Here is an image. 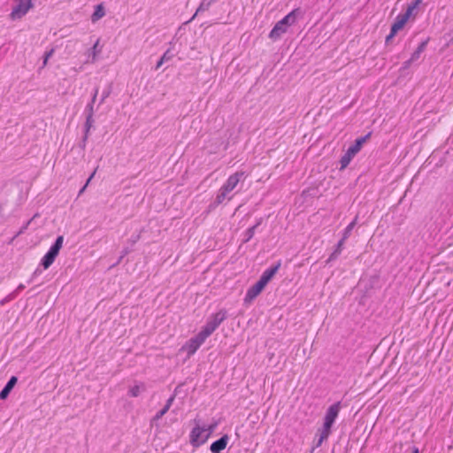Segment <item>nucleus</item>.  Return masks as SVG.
I'll use <instances>...</instances> for the list:
<instances>
[{"label": "nucleus", "instance_id": "cd10ccee", "mask_svg": "<svg viewBox=\"0 0 453 453\" xmlns=\"http://www.w3.org/2000/svg\"><path fill=\"white\" fill-rule=\"evenodd\" d=\"M90 129H91V128H88V129H87V127H84V135H83L82 140H81V143H80V147H81V149H83V150H84V149H85V147H86V142H87V140H88V138Z\"/></svg>", "mask_w": 453, "mask_h": 453}, {"label": "nucleus", "instance_id": "a878e982", "mask_svg": "<svg viewBox=\"0 0 453 453\" xmlns=\"http://www.w3.org/2000/svg\"><path fill=\"white\" fill-rule=\"evenodd\" d=\"M175 56V52L173 50L172 48H169L167 50H165V52L163 54V56L161 57L163 58V60H165V62H168L169 60H171L173 57Z\"/></svg>", "mask_w": 453, "mask_h": 453}, {"label": "nucleus", "instance_id": "5701e85b", "mask_svg": "<svg viewBox=\"0 0 453 453\" xmlns=\"http://www.w3.org/2000/svg\"><path fill=\"white\" fill-rule=\"evenodd\" d=\"M104 15H105V12H104L103 5L98 4V5H96V10L91 16V20L93 22H96L99 19L103 18Z\"/></svg>", "mask_w": 453, "mask_h": 453}, {"label": "nucleus", "instance_id": "393cba45", "mask_svg": "<svg viewBox=\"0 0 453 453\" xmlns=\"http://www.w3.org/2000/svg\"><path fill=\"white\" fill-rule=\"evenodd\" d=\"M111 89H112V85L109 84L107 88H105L102 93V96L99 101V105L103 104L104 103L105 99L111 95Z\"/></svg>", "mask_w": 453, "mask_h": 453}, {"label": "nucleus", "instance_id": "4be33fe9", "mask_svg": "<svg viewBox=\"0 0 453 453\" xmlns=\"http://www.w3.org/2000/svg\"><path fill=\"white\" fill-rule=\"evenodd\" d=\"M262 222V219H260L257 224H255L253 226L248 228L245 232V238L243 240L244 242H248L249 241H250L252 239V237L254 236L255 234V232H256V229L257 227L261 224Z\"/></svg>", "mask_w": 453, "mask_h": 453}, {"label": "nucleus", "instance_id": "bb28decb", "mask_svg": "<svg viewBox=\"0 0 453 453\" xmlns=\"http://www.w3.org/2000/svg\"><path fill=\"white\" fill-rule=\"evenodd\" d=\"M25 288V285L24 284H19L17 288L12 293L10 294L5 301H8V300H12L13 299L21 290H23Z\"/></svg>", "mask_w": 453, "mask_h": 453}, {"label": "nucleus", "instance_id": "c03bdc74", "mask_svg": "<svg viewBox=\"0 0 453 453\" xmlns=\"http://www.w3.org/2000/svg\"><path fill=\"white\" fill-rule=\"evenodd\" d=\"M412 453H418V448H414Z\"/></svg>", "mask_w": 453, "mask_h": 453}, {"label": "nucleus", "instance_id": "c756f323", "mask_svg": "<svg viewBox=\"0 0 453 453\" xmlns=\"http://www.w3.org/2000/svg\"><path fill=\"white\" fill-rule=\"evenodd\" d=\"M168 411L167 407H165L161 409L154 417L155 420L160 419L166 412Z\"/></svg>", "mask_w": 453, "mask_h": 453}, {"label": "nucleus", "instance_id": "1a4fd4ad", "mask_svg": "<svg viewBox=\"0 0 453 453\" xmlns=\"http://www.w3.org/2000/svg\"><path fill=\"white\" fill-rule=\"evenodd\" d=\"M244 173L243 172H236L234 174L230 175L228 179L226 180V183L221 187L224 188L225 191L231 192L233 191L240 180L243 178Z\"/></svg>", "mask_w": 453, "mask_h": 453}, {"label": "nucleus", "instance_id": "2f4dec72", "mask_svg": "<svg viewBox=\"0 0 453 453\" xmlns=\"http://www.w3.org/2000/svg\"><path fill=\"white\" fill-rule=\"evenodd\" d=\"M96 173V170L91 173V175L89 176V178L88 179L86 184L82 187V188L80 190L79 194L81 195L82 192H84V190L86 189L88 184L89 183V181L91 180V179L94 177Z\"/></svg>", "mask_w": 453, "mask_h": 453}, {"label": "nucleus", "instance_id": "2eb2a0df", "mask_svg": "<svg viewBox=\"0 0 453 453\" xmlns=\"http://www.w3.org/2000/svg\"><path fill=\"white\" fill-rule=\"evenodd\" d=\"M18 381V379L16 376H12L10 380L7 381L4 388L0 392V400H4L8 397L9 394L12 390V388L15 387L16 383Z\"/></svg>", "mask_w": 453, "mask_h": 453}, {"label": "nucleus", "instance_id": "7c9ffc66", "mask_svg": "<svg viewBox=\"0 0 453 453\" xmlns=\"http://www.w3.org/2000/svg\"><path fill=\"white\" fill-rule=\"evenodd\" d=\"M98 44H99V40H97L92 47L93 60L95 59L96 54L99 52V50H97Z\"/></svg>", "mask_w": 453, "mask_h": 453}, {"label": "nucleus", "instance_id": "a211bd4d", "mask_svg": "<svg viewBox=\"0 0 453 453\" xmlns=\"http://www.w3.org/2000/svg\"><path fill=\"white\" fill-rule=\"evenodd\" d=\"M427 45V40L423 41L416 49V50L411 56V61L416 62L419 58L422 52L426 50Z\"/></svg>", "mask_w": 453, "mask_h": 453}, {"label": "nucleus", "instance_id": "79ce46f5", "mask_svg": "<svg viewBox=\"0 0 453 453\" xmlns=\"http://www.w3.org/2000/svg\"><path fill=\"white\" fill-rule=\"evenodd\" d=\"M129 252H130V250H129L128 248H126V249H124V250H122L121 255L125 257V256H127Z\"/></svg>", "mask_w": 453, "mask_h": 453}, {"label": "nucleus", "instance_id": "0eeeda50", "mask_svg": "<svg viewBox=\"0 0 453 453\" xmlns=\"http://www.w3.org/2000/svg\"><path fill=\"white\" fill-rule=\"evenodd\" d=\"M207 339V336L203 334L202 331H200L196 336L190 338L186 344L183 346V349L187 351L188 356L190 357L199 349V347Z\"/></svg>", "mask_w": 453, "mask_h": 453}, {"label": "nucleus", "instance_id": "4c0bfd02", "mask_svg": "<svg viewBox=\"0 0 453 453\" xmlns=\"http://www.w3.org/2000/svg\"><path fill=\"white\" fill-rule=\"evenodd\" d=\"M139 239H140V234L132 236V238L130 239L131 244L134 245Z\"/></svg>", "mask_w": 453, "mask_h": 453}, {"label": "nucleus", "instance_id": "f704fd0d", "mask_svg": "<svg viewBox=\"0 0 453 453\" xmlns=\"http://www.w3.org/2000/svg\"><path fill=\"white\" fill-rule=\"evenodd\" d=\"M396 35V33H393V30L390 29L389 35L386 37V43H389V42L394 38V36Z\"/></svg>", "mask_w": 453, "mask_h": 453}, {"label": "nucleus", "instance_id": "7ed1b4c3", "mask_svg": "<svg viewBox=\"0 0 453 453\" xmlns=\"http://www.w3.org/2000/svg\"><path fill=\"white\" fill-rule=\"evenodd\" d=\"M423 0H413L407 7L403 13H400L396 16L395 22L391 26L393 33H397L402 29L407 23L412 12L417 7L422 3Z\"/></svg>", "mask_w": 453, "mask_h": 453}, {"label": "nucleus", "instance_id": "4468645a", "mask_svg": "<svg viewBox=\"0 0 453 453\" xmlns=\"http://www.w3.org/2000/svg\"><path fill=\"white\" fill-rule=\"evenodd\" d=\"M287 30L288 27H286L284 25H280V21L279 20L271 30L269 34V38H271L273 41H276L280 39V36L287 32Z\"/></svg>", "mask_w": 453, "mask_h": 453}, {"label": "nucleus", "instance_id": "ddd939ff", "mask_svg": "<svg viewBox=\"0 0 453 453\" xmlns=\"http://www.w3.org/2000/svg\"><path fill=\"white\" fill-rule=\"evenodd\" d=\"M228 440L229 438L226 434L221 436L219 439L211 444V451L212 453H220L223 449H226Z\"/></svg>", "mask_w": 453, "mask_h": 453}, {"label": "nucleus", "instance_id": "f257e3e1", "mask_svg": "<svg viewBox=\"0 0 453 453\" xmlns=\"http://www.w3.org/2000/svg\"><path fill=\"white\" fill-rule=\"evenodd\" d=\"M342 408L341 402H336L334 404L330 405L326 411V415L324 417V422L322 425V427L319 429V439L317 442V447L320 446L324 441L327 440L329 437L331 432H332V426L334 424L340 410Z\"/></svg>", "mask_w": 453, "mask_h": 453}, {"label": "nucleus", "instance_id": "f03ea898", "mask_svg": "<svg viewBox=\"0 0 453 453\" xmlns=\"http://www.w3.org/2000/svg\"><path fill=\"white\" fill-rule=\"evenodd\" d=\"M371 133H368L365 136L358 137L356 139L354 144L349 147L345 154L341 157L340 164L341 168H346L350 163L354 156L358 153L363 144L370 138Z\"/></svg>", "mask_w": 453, "mask_h": 453}, {"label": "nucleus", "instance_id": "9b49d317", "mask_svg": "<svg viewBox=\"0 0 453 453\" xmlns=\"http://www.w3.org/2000/svg\"><path fill=\"white\" fill-rule=\"evenodd\" d=\"M303 15V12L300 8H296L292 12H290L288 15H286L283 19H281L280 25H284L286 27H288L294 25L297 19Z\"/></svg>", "mask_w": 453, "mask_h": 453}, {"label": "nucleus", "instance_id": "ea45409f", "mask_svg": "<svg viewBox=\"0 0 453 453\" xmlns=\"http://www.w3.org/2000/svg\"><path fill=\"white\" fill-rule=\"evenodd\" d=\"M165 63V60H163L162 58H160V59L157 61V65H156V70L159 69L161 67V65Z\"/></svg>", "mask_w": 453, "mask_h": 453}, {"label": "nucleus", "instance_id": "aec40b11", "mask_svg": "<svg viewBox=\"0 0 453 453\" xmlns=\"http://www.w3.org/2000/svg\"><path fill=\"white\" fill-rule=\"evenodd\" d=\"M229 192L225 191L223 188H220L219 193L215 198L214 204L219 205L224 202L225 199L231 200L232 196H227Z\"/></svg>", "mask_w": 453, "mask_h": 453}, {"label": "nucleus", "instance_id": "6e6552de", "mask_svg": "<svg viewBox=\"0 0 453 453\" xmlns=\"http://www.w3.org/2000/svg\"><path fill=\"white\" fill-rule=\"evenodd\" d=\"M17 4L13 7L10 16L12 19H21L33 7L32 0H16Z\"/></svg>", "mask_w": 453, "mask_h": 453}, {"label": "nucleus", "instance_id": "423d86ee", "mask_svg": "<svg viewBox=\"0 0 453 453\" xmlns=\"http://www.w3.org/2000/svg\"><path fill=\"white\" fill-rule=\"evenodd\" d=\"M207 429L200 426H195L190 433V443L193 447L197 448L203 444L209 438L210 433H206Z\"/></svg>", "mask_w": 453, "mask_h": 453}, {"label": "nucleus", "instance_id": "412c9836", "mask_svg": "<svg viewBox=\"0 0 453 453\" xmlns=\"http://www.w3.org/2000/svg\"><path fill=\"white\" fill-rule=\"evenodd\" d=\"M357 216H356L355 219L344 229V231L342 233V240L346 241L350 236L351 232H352L353 228L355 227V226L357 225Z\"/></svg>", "mask_w": 453, "mask_h": 453}, {"label": "nucleus", "instance_id": "9d476101", "mask_svg": "<svg viewBox=\"0 0 453 453\" xmlns=\"http://www.w3.org/2000/svg\"><path fill=\"white\" fill-rule=\"evenodd\" d=\"M265 285L262 283V281L257 280L256 284L250 287L245 295L244 302L249 303L252 302L265 288Z\"/></svg>", "mask_w": 453, "mask_h": 453}, {"label": "nucleus", "instance_id": "37998d69", "mask_svg": "<svg viewBox=\"0 0 453 453\" xmlns=\"http://www.w3.org/2000/svg\"><path fill=\"white\" fill-rule=\"evenodd\" d=\"M124 258V256H120L116 263V265L119 264L121 262V260Z\"/></svg>", "mask_w": 453, "mask_h": 453}, {"label": "nucleus", "instance_id": "72a5a7b5", "mask_svg": "<svg viewBox=\"0 0 453 453\" xmlns=\"http://www.w3.org/2000/svg\"><path fill=\"white\" fill-rule=\"evenodd\" d=\"M98 95V88H96L95 90H94V93H93V96H92V98H91V101L89 104H92L94 105L96 100V96Z\"/></svg>", "mask_w": 453, "mask_h": 453}, {"label": "nucleus", "instance_id": "dca6fc26", "mask_svg": "<svg viewBox=\"0 0 453 453\" xmlns=\"http://www.w3.org/2000/svg\"><path fill=\"white\" fill-rule=\"evenodd\" d=\"M84 112L86 114V121H85L84 127H87V129L91 128L94 124V119H93V115L95 112L94 105L92 104H88L85 108Z\"/></svg>", "mask_w": 453, "mask_h": 453}, {"label": "nucleus", "instance_id": "c85d7f7f", "mask_svg": "<svg viewBox=\"0 0 453 453\" xmlns=\"http://www.w3.org/2000/svg\"><path fill=\"white\" fill-rule=\"evenodd\" d=\"M54 53V49H51L48 51H46L44 53V56H43V62H42V67H45L47 63H48V60L49 58L53 55Z\"/></svg>", "mask_w": 453, "mask_h": 453}, {"label": "nucleus", "instance_id": "f8f14e48", "mask_svg": "<svg viewBox=\"0 0 453 453\" xmlns=\"http://www.w3.org/2000/svg\"><path fill=\"white\" fill-rule=\"evenodd\" d=\"M281 265V262L278 261L274 265L271 266L270 268L266 269L262 275L260 276V279L258 280L262 281L263 284L265 286L267 283L273 279V277L276 274L278 270L280 269Z\"/></svg>", "mask_w": 453, "mask_h": 453}, {"label": "nucleus", "instance_id": "58836bf2", "mask_svg": "<svg viewBox=\"0 0 453 453\" xmlns=\"http://www.w3.org/2000/svg\"><path fill=\"white\" fill-rule=\"evenodd\" d=\"M216 426H217V424L211 425L208 428H206L207 429L206 433H210V434H211L214 431Z\"/></svg>", "mask_w": 453, "mask_h": 453}, {"label": "nucleus", "instance_id": "20e7f679", "mask_svg": "<svg viewBox=\"0 0 453 453\" xmlns=\"http://www.w3.org/2000/svg\"><path fill=\"white\" fill-rule=\"evenodd\" d=\"M227 311L225 309L219 310L212 314L207 320L205 326L202 328V332L205 336L209 337L217 327L226 319Z\"/></svg>", "mask_w": 453, "mask_h": 453}, {"label": "nucleus", "instance_id": "b1692460", "mask_svg": "<svg viewBox=\"0 0 453 453\" xmlns=\"http://www.w3.org/2000/svg\"><path fill=\"white\" fill-rule=\"evenodd\" d=\"M145 390V387L143 384L134 385L129 389V395L133 397H137L142 391Z\"/></svg>", "mask_w": 453, "mask_h": 453}, {"label": "nucleus", "instance_id": "c9c22d12", "mask_svg": "<svg viewBox=\"0 0 453 453\" xmlns=\"http://www.w3.org/2000/svg\"><path fill=\"white\" fill-rule=\"evenodd\" d=\"M414 63L413 61H411V58H409L408 60H406L405 62H403V69H407L411 66V65Z\"/></svg>", "mask_w": 453, "mask_h": 453}, {"label": "nucleus", "instance_id": "f3484780", "mask_svg": "<svg viewBox=\"0 0 453 453\" xmlns=\"http://www.w3.org/2000/svg\"><path fill=\"white\" fill-rule=\"evenodd\" d=\"M344 242H345V241H344V240H342V239H341V240L338 242V243H337V245H336V247H335L334 250V251L331 253V255L329 256V257H328V259H327L326 263H329V262H331V261L335 260V259L340 256V254L342 253V250H343Z\"/></svg>", "mask_w": 453, "mask_h": 453}, {"label": "nucleus", "instance_id": "e433bc0d", "mask_svg": "<svg viewBox=\"0 0 453 453\" xmlns=\"http://www.w3.org/2000/svg\"><path fill=\"white\" fill-rule=\"evenodd\" d=\"M32 219L28 220L19 230V232L18 233V234H20L22 233H24V231L28 227V225L30 224Z\"/></svg>", "mask_w": 453, "mask_h": 453}, {"label": "nucleus", "instance_id": "a19ab883", "mask_svg": "<svg viewBox=\"0 0 453 453\" xmlns=\"http://www.w3.org/2000/svg\"><path fill=\"white\" fill-rule=\"evenodd\" d=\"M42 273V270L40 268H37L34 273H33V276H32V279H34L35 276H37L38 274H40Z\"/></svg>", "mask_w": 453, "mask_h": 453}, {"label": "nucleus", "instance_id": "39448f33", "mask_svg": "<svg viewBox=\"0 0 453 453\" xmlns=\"http://www.w3.org/2000/svg\"><path fill=\"white\" fill-rule=\"evenodd\" d=\"M63 242L64 237L62 235L58 236L55 242L50 246L48 252L43 256L41 260V265L43 266L44 269L49 268L53 264L59 253L60 249L62 248Z\"/></svg>", "mask_w": 453, "mask_h": 453}, {"label": "nucleus", "instance_id": "473e14b6", "mask_svg": "<svg viewBox=\"0 0 453 453\" xmlns=\"http://www.w3.org/2000/svg\"><path fill=\"white\" fill-rule=\"evenodd\" d=\"M174 398H175V395H173L167 401H166V403L165 405V407H167V409L169 410L170 407L172 406L173 401H174Z\"/></svg>", "mask_w": 453, "mask_h": 453}, {"label": "nucleus", "instance_id": "6ab92c4d", "mask_svg": "<svg viewBox=\"0 0 453 453\" xmlns=\"http://www.w3.org/2000/svg\"><path fill=\"white\" fill-rule=\"evenodd\" d=\"M217 0H203L201 2V4H199L198 8L196 9V13L194 14V16L191 18L190 20L194 19L195 17L199 13V12H205V11H208L209 8L211 7V5L212 4H214Z\"/></svg>", "mask_w": 453, "mask_h": 453}]
</instances>
